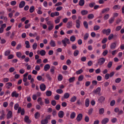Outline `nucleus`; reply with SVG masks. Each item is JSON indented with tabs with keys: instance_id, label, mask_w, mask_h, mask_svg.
I'll list each match as a JSON object with an SVG mask.
<instances>
[{
	"instance_id": "f257e3e1",
	"label": "nucleus",
	"mask_w": 124,
	"mask_h": 124,
	"mask_svg": "<svg viewBox=\"0 0 124 124\" xmlns=\"http://www.w3.org/2000/svg\"><path fill=\"white\" fill-rule=\"evenodd\" d=\"M62 41L65 46H66V43L69 44L70 43L69 39L66 38H65L64 39L62 40Z\"/></svg>"
},
{
	"instance_id": "f03ea898",
	"label": "nucleus",
	"mask_w": 124,
	"mask_h": 124,
	"mask_svg": "<svg viewBox=\"0 0 124 124\" xmlns=\"http://www.w3.org/2000/svg\"><path fill=\"white\" fill-rule=\"evenodd\" d=\"M102 32L103 33L106 34L107 35H108L110 33L111 30L109 29H108L107 30L104 29L102 31Z\"/></svg>"
},
{
	"instance_id": "7ed1b4c3",
	"label": "nucleus",
	"mask_w": 124,
	"mask_h": 124,
	"mask_svg": "<svg viewBox=\"0 0 124 124\" xmlns=\"http://www.w3.org/2000/svg\"><path fill=\"white\" fill-rule=\"evenodd\" d=\"M105 61V60L104 58H100L98 60V64L100 65H101L104 63Z\"/></svg>"
},
{
	"instance_id": "20e7f679",
	"label": "nucleus",
	"mask_w": 124,
	"mask_h": 124,
	"mask_svg": "<svg viewBox=\"0 0 124 124\" xmlns=\"http://www.w3.org/2000/svg\"><path fill=\"white\" fill-rule=\"evenodd\" d=\"M13 116L12 112L10 110L9 111L7 114V119H9L12 117Z\"/></svg>"
},
{
	"instance_id": "39448f33",
	"label": "nucleus",
	"mask_w": 124,
	"mask_h": 124,
	"mask_svg": "<svg viewBox=\"0 0 124 124\" xmlns=\"http://www.w3.org/2000/svg\"><path fill=\"white\" fill-rule=\"evenodd\" d=\"M83 115L82 114H79L78 115L76 119L78 122H79L82 119Z\"/></svg>"
},
{
	"instance_id": "423d86ee",
	"label": "nucleus",
	"mask_w": 124,
	"mask_h": 124,
	"mask_svg": "<svg viewBox=\"0 0 124 124\" xmlns=\"http://www.w3.org/2000/svg\"><path fill=\"white\" fill-rule=\"evenodd\" d=\"M40 88L41 90L42 91H45L46 89L45 85L43 84H42L40 85Z\"/></svg>"
},
{
	"instance_id": "0eeeda50",
	"label": "nucleus",
	"mask_w": 124,
	"mask_h": 124,
	"mask_svg": "<svg viewBox=\"0 0 124 124\" xmlns=\"http://www.w3.org/2000/svg\"><path fill=\"white\" fill-rule=\"evenodd\" d=\"M114 111L116 113H118V114H122L123 112L122 110H119V108H116L114 109Z\"/></svg>"
},
{
	"instance_id": "6e6552de",
	"label": "nucleus",
	"mask_w": 124,
	"mask_h": 124,
	"mask_svg": "<svg viewBox=\"0 0 124 124\" xmlns=\"http://www.w3.org/2000/svg\"><path fill=\"white\" fill-rule=\"evenodd\" d=\"M59 14L58 12H54L51 13L50 15V16L52 17H53L55 16H58L59 15Z\"/></svg>"
},
{
	"instance_id": "1a4fd4ad",
	"label": "nucleus",
	"mask_w": 124,
	"mask_h": 124,
	"mask_svg": "<svg viewBox=\"0 0 124 124\" xmlns=\"http://www.w3.org/2000/svg\"><path fill=\"white\" fill-rule=\"evenodd\" d=\"M25 2L24 1H21L19 4V7L20 8H23L25 5Z\"/></svg>"
},
{
	"instance_id": "9d476101",
	"label": "nucleus",
	"mask_w": 124,
	"mask_h": 124,
	"mask_svg": "<svg viewBox=\"0 0 124 124\" xmlns=\"http://www.w3.org/2000/svg\"><path fill=\"white\" fill-rule=\"evenodd\" d=\"M24 121L26 123H30L31 121L29 119V117L27 116H25L24 118Z\"/></svg>"
},
{
	"instance_id": "9b49d317",
	"label": "nucleus",
	"mask_w": 124,
	"mask_h": 124,
	"mask_svg": "<svg viewBox=\"0 0 124 124\" xmlns=\"http://www.w3.org/2000/svg\"><path fill=\"white\" fill-rule=\"evenodd\" d=\"M109 119L107 118L103 119L101 121V123L102 124H105L109 121Z\"/></svg>"
},
{
	"instance_id": "f8f14e48",
	"label": "nucleus",
	"mask_w": 124,
	"mask_h": 124,
	"mask_svg": "<svg viewBox=\"0 0 124 124\" xmlns=\"http://www.w3.org/2000/svg\"><path fill=\"white\" fill-rule=\"evenodd\" d=\"M50 44L52 47H54L56 46L55 41L53 39L51 40L50 42Z\"/></svg>"
},
{
	"instance_id": "ddd939ff",
	"label": "nucleus",
	"mask_w": 124,
	"mask_h": 124,
	"mask_svg": "<svg viewBox=\"0 0 124 124\" xmlns=\"http://www.w3.org/2000/svg\"><path fill=\"white\" fill-rule=\"evenodd\" d=\"M64 113L62 111H60L58 113V116L60 118H62L64 116Z\"/></svg>"
},
{
	"instance_id": "4468645a",
	"label": "nucleus",
	"mask_w": 124,
	"mask_h": 124,
	"mask_svg": "<svg viewBox=\"0 0 124 124\" xmlns=\"http://www.w3.org/2000/svg\"><path fill=\"white\" fill-rule=\"evenodd\" d=\"M76 26L77 28H79L80 26V22L79 19H77L76 20Z\"/></svg>"
},
{
	"instance_id": "2eb2a0df",
	"label": "nucleus",
	"mask_w": 124,
	"mask_h": 124,
	"mask_svg": "<svg viewBox=\"0 0 124 124\" xmlns=\"http://www.w3.org/2000/svg\"><path fill=\"white\" fill-rule=\"evenodd\" d=\"M19 94L17 93L16 91L13 92L11 94V96L12 97H15L17 98Z\"/></svg>"
},
{
	"instance_id": "dca6fc26",
	"label": "nucleus",
	"mask_w": 124,
	"mask_h": 124,
	"mask_svg": "<svg viewBox=\"0 0 124 124\" xmlns=\"http://www.w3.org/2000/svg\"><path fill=\"white\" fill-rule=\"evenodd\" d=\"M109 10L110 8H107L103 9L101 11V12L103 14L108 12L109 11Z\"/></svg>"
},
{
	"instance_id": "f3484780",
	"label": "nucleus",
	"mask_w": 124,
	"mask_h": 124,
	"mask_svg": "<svg viewBox=\"0 0 124 124\" xmlns=\"http://www.w3.org/2000/svg\"><path fill=\"white\" fill-rule=\"evenodd\" d=\"M105 98L103 96L100 97L98 99V100L100 102L102 103L105 100Z\"/></svg>"
},
{
	"instance_id": "a211bd4d",
	"label": "nucleus",
	"mask_w": 124,
	"mask_h": 124,
	"mask_svg": "<svg viewBox=\"0 0 124 124\" xmlns=\"http://www.w3.org/2000/svg\"><path fill=\"white\" fill-rule=\"evenodd\" d=\"M116 46V43L114 42L112 43L110 46V48L112 49H114Z\"/></svg>"
},
{
	"instance_id": "6ab92c4d",
	"label": "nucleus",
	"mask_w": 124,
	"mask_h": 124,
	"mask_svg": "<svg viewBox=\"0 0 124 124\" xmlns=\"http://www.w3.org/2000/svg\"><path fill=\"white\" fill-rule=\"evenodd\" d=\"M76 113L74 112H72L70 114V117L71 119H73L75 117Z\"/></svg>"
},
{
	"instance_id": "aec40b11",
	"label": "nucleus",
	"mask_w": 124,
	"mask_h": 124,
	"mask_svg": "<svg viewBox=\"0 0 124 124\" xmlns=\"http://www.w3.org/2000/svg\"><path fill=\"white\" fill-rule=\"evenodd\" d=\"M72 22L71 21L68 22L67 25V27L69 28H71L72 26Z\"/></svg>"
},
{
	"instance_id": "412c9836",
	"label": "nucleus",
	"mask_w": 124,
	"mask_h": 124,
	"mask_svg": "<svg viewBox=\"0 0 124 124\" xmlns=\"http://www.w3.org/2000/svg\"><path fill=\"white\" fill-rule=\"evenodd\" d=\"M50 68V65L49 64H46L44 66V69L45 71H46L49 69Z\"/></svg>"
},
{
	"instance_id": "4be33fe9",
	"label": "nucleus",
	"mask_w": 124,
	"mask_h": 124,
	"mask_svg": "<svg viewBox=\"0 0 124 124\" xmlns=\"http://www.w3.org/2000/svg\"><path fill=\"white\" fill-rule=\"evenodd\" d=\"M12 85V84L11 83L9 82L7 83L6 84V87L8 89Z\"/></svg>"
},
{
	"instance_id": "5701e85b",
	"label": "nucleus",
	"mask_w": 124,
	"mask_h": 124,
	"mask_svg": "<svg viewBox=\"0 0 124 124\" xmlns=\"http://www.w3.org/2000/svg\"><path fill=\"white\" fill-rule=\"evenodd\" d=\"M75 80V78L73 77L70 78L69 79V81L70 83L73 82Z\"/></svg>"
},
{
	"instance_id": "b1692460",
	"label": "nucleus",
	"mask_w": 124,
	"mask_h": 124,
	"mask_svg": "<svg viewBox=\"0 0 124 124\" xmlns=\"http://www.w3.org/2000/svg\"><path fill=\"white\" fill-rule=\"evenodd\" d=\"M76 97L75 96H74L71 98L70 101L71 102H74L76 100Z\"/></svg>"
},
{
	"instance_id": "393cba45",
	"label": "nucleus",
	"mask_w": 124,
	"mask_h": 124,
	"mask_svg": "<svg viewBox=\"0 0 124 124\" xmlns=\"http://www.w3.org/2000/svg\"><path fill=\"white\" fill-rule=\"evenodd\" d=\"M85 105L86 107H88L89 106V104L90 101L88 98L86 99L85 101Z\"/></svg>"
},
{
	"instance_id": "a878e982",
	"label": "nucleus",
	"mask_w": 124,
	"mask_h": 124,
	"mask_svg": "<svg viewBox=\"0 0 124 124\" xmlns=\"http://www.w3.org/2000/svg\"><path fill=\"white\" fill-rule=\"evenodd\" d=\"M70 96V94L67 93H64L63 95L64 98L65 99H67L69 98Z\"/></svg>"
},
{
	"instance_id": "bb28decb",
	"label": "nucleus",
	"mask_w": 124,
	"mask_h": 124,
	"mask_svg": "<svg viewBox=\"0 0 124 124\" xmlns=\"http://www.w3.org/2000/svg\"><path fill=\"white\" fill-rule=\"evenodd\" d=\"M41 123L42 124H47L48 123V120L47 119L45 118L41 120Z\"/></svg>"
},
{
	"instance_id": "cd10ccee",
	"label": "nucleus",
	"mask_w": 124,
	"mask_h": 124,
	"mask_svg": "<svg viewBox=\"0 0 124 124\" xmlns=\"http://www.w3.org/2000/svg\"><path fill=\"white\" fill-rule=\"evenodd\" d=\"M25 44L26 45L25 47L26 48H29L30 47V43L28 41H25Z\"/></svg>"
},
{
	"instance_id": "c85d7f7f",
	"label": "nucleus",
	"mask_w": 124,
	"mask_h": 124,
	"mask_svg": "<svg viewBox=\"0 0 124 124\" xmlns=\"http://www.w3.org/2000/svg\"><path fill=\"white\" fill-rule=\"evenodd\" d=\"M85 3L84 0H80L79 2V4L81 6H83Z\"/></svg>"
},
{
	"instance_id": "c756f323",
	"label": "nucleus",
	"mask_w": 124,
	"mask_h": 124,
	"mask_svg": "<svg viewBox=\"0 0 124 124\" xmlns=\"http://www.w3.org/2000/svg\"><path fill=\"white\" fill-rule=\"evenodd\" d=\"M84 79V76L82 75L79 76L78 78V80L79 81H82Z\"/></svg>"
},
{
	"instance_id": "7c9ffc66",
	"label": "nucleus",
	"mask_w": 124,
	"mask_h": 124,
	"mask_svg": "<svg viewBox=\"0 0 124 124\" xmlns=\"http://www.w3.org/2000/svg\"><path fill=\"white\" fill-rule=\"evenodd\" d=\"M46 95L48 96H51L52 94V92L50 91H47L46 93Z\"/></svg>"
},
{
	"instance_id": "2f4dec72",
	"label": "nucleus",
	"mask_w": 124,
	"mask_h": 124,
	"mask_svg": "<svg viewBox=\"0 0 124 124\" xmlns=\"http://www.w3.org/2000/svg\"><path fill=\"white\" fill-rule=\"evenodd\" d=\"M63 78V76L61 74L59 75L58 77V80L60 81H61Z\"/></svg>"
},
{
	"instance_id": "473e14b6",
	"label": "nucleus",
	"mask_w": 124,
	"mask_h": 124,
	"mask_svg": "<svg viewBox=\"0 0 124 124\" xmlns=\"http://www.w3.org/2000/svg\"><path fill=\"white\" fill-rule=\"evenodd\" d=\"M120 6L117 5H115L113 7V9L115 10L119 9H120Z\"/></svg>"
},
{
	"instance_id": "72a5a7b5",
	"label": "nucleus",
	"mask_w": 124,
	"mask_h": 124,
	"mask_svg": "<svg viewBox=\"0 0 124 124\" xmlns=\"http://www.w3.org/2000/svg\"><path fill=\"white\" fill-rule=\"evenodd\" d=\"M37 43L36 42L34 43L32 46L33 49L34 50H35L37 48Z\"/></svg>"
},
{
	"instance_id": "f704fd0d",
	"label": "nucleus",
	"mask_w": 124,
	"mask_h": 124,
	"mask_svg": "<svg viewBox=\"0 0 124 124\" xmlns=\"http://www.w3.org/2000/svg\"><path fill=\"white\" fill-rule=\"evenodd\" d=\"M101 91V88L100 87H98L94 91V92L96 93H99Z\"/></svg>"
},
{
	"instance_id": "c9c22d12",
	"label": "nucleus",
	"mask_w": 124,
	"mask_h": 124,
	"mask_svg": "<svg viewBox=\"0 0 124 124\" xmlns=\"http://www.w3.org/2000/svg\"><path fill=\"white\" fill-rule=\"evenodd\" d=\"M61 18V17L59 16L57 17L56 20H55V23H59L60 21V19Z\"/></svg>"
},
{
	"instance_id": "e433bc0d",
	"label": "nucleus",
	"mask_w": 124,
	"mask_h": 124,
	"mask_svg": "<svg viewBox=\"0 0 124 124\" xmlns=\"http://www.w3.org/2000/svg\"><path fill=\"white\" fill-rule=\"evenodd\" d=\"M39 53L40 54L41 56H43L45 54L46 52L44 50H43L40 51Z\"/></svg>"
},
{
	"instance_id": "4c0bfd02",
	"label": "nucleus",
	"mask_w": 124,
	"mask_h": 124,
	"mask_svg": "<svg viewBox=\"0 0 124 124\" xmlns=\"http://www.w3.org/2000/svg\"><path fill=\"white\" fill-rule=\"evenodd\" d=\"M10 50H7L5 52L4 55L7 56L10 53Z\"/></svg>"
},
{
	"instance_id": "58836bf2",
	"label": "nucleus",
	"mask_w": 124,
	"mask_h": 124,
	"mask_svg": "<svg viewBox=\"0 0 124 124\" xmlns=\"http://www.w3.org/2000/svg\"><path fill=\"white\" fill-rule=\"evenodd\" d=\"M118 51L117 50H113L111 52V54L112 55L114 56L116 54Z\"/></svg>"
},
{
	"instance_id": "ea45409f",
	"label": "nucleus",
	"mask_w": 124,
	"mask_h": 124,
	"mask_svg": "<svg viewBox=\"0 0 124 124\" xmlns=\"http://www.w3.org/2000/svg\"><path fill=\"white\" fill-rule=\"evenodd\" d=\"M16 55L17 57L18 58H21V57L22 54L20 52H17L16 53Z\"/></svg>"
},
{
	"instance_id": "a19ab883",
	"label": "nucleus",
	"mask_w": 124,
	"mask_h": 124,
	"mask_svg": "<svg viewBox=\"0 0 124 124\" xmlns=\"http://www.w3.org/2000/svg\"><path fill=\"white\" fill-rule=\"evenodd\" d=\"M37 79L39 81L42 80V81H44V79H42V77L41 76H38L37 77Z\"/></svg>"
},
{
	"instance_id": "79ce46f5",
	"label": "nucleus",
	"mask_w": 124,
	"mask_h": 124,
	"mask_svg": "<svg viewBox=\"0 0 124 124\" xmlns=\"http://www.w3.org/2000/svg\"><path fill=\"white\" fill-rule=\"evenodd\" d=\"M40 114L38 112L35 113L34 114V117L35 118L37 119L40 116Z\"/></svg>"
},
{
	"instance_id": "37998d69",
	"label": "nucleus",
	"mask_w": 124,
	"mask_h": 124,
	"mask_svg": "<svg viewBox=\"0 0 124 124\" xmlns=\"http://www.w3.org/2000/svg\"><path fill=\"white\" fill-rule=\"evenodd\" d=\"M104 110L103 108H102L100 109L99 110V113L100 114H102L104 112Z\"/></svg>"
},
{
	"instance_id": "c03bdc74",
	"label": "nucleus",
	"mask_w": 124,
	"mask_h": 124,
	"mask_svg": "<svg viewBox=\"0 0 124 124\" xmlns=\"http://www.w3.org/2000/svg\"><path fill=\"white\" fill-rule=\"evenodd\" d=\"M35 9L34 7L33 6H31L30 8V13L33 12Z\"/></svg>"
},
{
	"instance_id": "a18cd8bd",
	"label": "nucleus",
	"mask_w": 124,
	"mask_h": 124,
	"mask_svg": "<svg viewBox=\"0 0 124 124\" xmlns=\"http://www.w3.org/2000/svg\"><path fill=\"white\" fill-rule=\"evenodd\" d=\"M100 28V27L98 25H96L93 27V29L94 31H97L99 30Z\"/></svg>"
},
{
	"instance_id": "49530a36",
	"label": "nucleus",
	"mask_w": 124,
	"mask_h": 124,
	"mask_svg": "<svg viewBox=\"0 0 124 124\" xmlns=\"http://www.w3.org/2000/svg\"><path fill=\"white\" fill-rule=\"evenodd\" d=\"M81 13L83 15H85L87 14L88 13V11L86 10H83L81 11Z\"/></svg>"
},
{
	"instance_id": "de8ad7c7",
	"label": "nucleus",
	"mask_w": 124,
	"mask_h": 124,
	"mask_svg": "<svg viewBox=\"0 0 124 124\" xmlns=\"http://www.w3.org/2000/svg\"><path fill=\"white\" fill-rule=\"evenodd\" d=\"M56 92L58 93L61 94L63 93L62 90L61 89H58L56 90Z\"/></svg>"
},
{
	"instance_id": "09e8293b",
	"label": "nucleus",
	"mask_w": 124,
	"mask_h": 124,
	"mask_svg": "<svg viewBox=\"0 0 124 124\" xmlns=\"http://www.w3.org/2000/svg\"><path fill=\"white\" fill-rule=\"evenodd\" d=\"M79 51L78 50H76L75 51L74 53V55L75 56H76L78 54H79Z\"/></svg>"
},
{
	"instance_id": "8fccbe9b",
	"label": "nucleus",
	"mask_w": 124,
	"mask_h": 124,
	"mask_svg": "<svg viewBox=\"0 0 124 124\" xmlns=\"http://www.w3.org/2000/svg\"><path fill=\"white\" fill-rule=\"evenodd\" d=\"M75 37L74 36H71L70 38V41L72 42L74 41L75 40Z\"/></svg>"
},
{
	"instance_id": "3c124183",
	"label": "nucleus",
	"mask_w": 124,
	"mask_h": 124,
	"mask_svg": "<svg viewBox=\"0 0 124 124\" xmlns=\"http://www.w3.org/2000/svg\"><path fill=\"white\" fill-rule=\"evenodd\" d=\"M54 26L53 24L48 26V29L49 30H52L54 28Z\"/></svg>"
},
{
	"instance_id": "603ef678",
	"label": "nucleus",
	"mask_w": 124,
	"mask_h": 124,
	"mask_svg": "<svg viewBox=\"0 0 124 124\" xmlns=\"http://www.w3.org/2000/svg\"><path fill=\"white\" fill-rule=\"evenodd\" d=\"M83 72V70L82 69H80L76 71V73L77 74H79Z\"/></svg>"
},
{
	"instance_id": "864d4df0",
	"label": "nucleus",
	"mask_w": 124,
	"mask_h": 124,
	"mask_svg": "<svg viewBox=\"0 0 124 124\" xmlns=\"http://www.w3.org/2000/svg\"><path fill=\"white\" fill-rule=\"evenodd\" d=\"M83 24L84 27L86 29L88 28V24L87 22L86 21H84L83 23Z\"/></svg>"
},
{
	"instance_id": "5fc2aeb1",
	"label": "nucleus",
	"mask_w": 124,
	"mask_h": 124,
	"mask_svg": "<svg viewBox=\"0 0 124 124\" xmlns=\"http://www.w3.org/2000/svg\"><path fill=\"white\" fill-rule=\"evenodd\" d=\"M109 15L108 14H106L104 15V18L105 20H107L108 19Z\"/></svg>"
},
{
	"instance_id": "6e6d98bb",
	"label": "nucleus",
	"mask_w": 124,
	"mask_h": 124,
	"mask_svg": "<svg viewBox=\"0 0 124 124\" xmlns=\"http://www.w3.org/2000/svg\"><path fill=\"white\" fill-rule=\"evenodd\" d=\"M37 33L36 32H35L34 34H33L31 33H30L29 34V36L31 37H35L37 36Z\"/></svg>"
},
{
	"instance_id": "4d7b16f0",
	"label": "nucleus",
	"mask_w": 124,
	"mask_h": 124,
	"mask_svg": "<svg viewBox=\"0 0 124 124\" xmlns=\"http://www.w3.org/2000/svg\"><path fill=\"white\" fill-rule=\"evenodd\" d=\"M21 48V45L20 43L18 44L17 45L16 48L17 50H19Z\"/></svg>"
},
{
	"instance_id": "13d9d810",
	"label": "nucleus",
	"mask_w": 124,
	"mask_h": 124,
	"mask_svg": "<svg viewBox=\"0 0 124 124\" xmlns=\"http://www.w3.org/2000/svg\"><path fill=\"white\" fill-rule=\"evenodd\" d=\"M94 17V15L93 14H90L88 15V17L90 19H93Z\"/></svg>"
},
{
	"instance_id": "bf43d9fd",
	"label": "nucleus",
	"mask_w": 124,
	"mask_h": 124,
	"mask_svg": "<svg viewBox=\"0 0 124 124\" xmlns=\"http://www.w3.org/2000/svg\"><path fill=\"white\" fill-rule=\"evenodd\" d=\"M112 64V62L111 61L109 62L108 63L107 66L108 68H110L111 67Z\"/></svg>"
},
{
	"instance_id": "052dcab7",
	"label": "nucleus",
	"mask_w": 124,
	"mask_h": 124,
	"mask_svg": "<svg viewBox=\"0 0 124 124\" xmlns=\"http://www.w3.org/2000/svg\"><path fill=\"white\" fill-rule=\"evenodd\" d=\"M89 34L88 33H86L84 37V39L85 40H86L87 39L88 37Z\"/></svg>"
},
{
	"instance_id": "680f3d73",
	"label": "nucleus",
	"mask_w": 124,
	"mask_h": 124,
	"mask_svg": "<svg viewBox=\"0 0 124 124\" xmlns=\"http://www.w3.org/2000/svg\"><path fill=\"white\" fill-rule=\"evenodd\" d=\"M93 109L92 108L89 109L88 113V114L89 115L91 114L93 112Z\"/></svg>"
},
{
	"instance_id": "e2e57ef3",
	"label": "nucleus",
	"mask_w": 124,
	"mask_h": 124,
	"mask_svg": "<svg viewBox=\"0 0 124 124\" xmlns=\"http://www.w3.org/2000/svg\"><path fill=\"white\" fill-rule=\"evenodd\" d=\"M19 105L17 103L15 104L14 106V108L15 110H17L18 108H19Z\"/></svg>"
},
{
	"instance_id": "0e129e2a",
	"label": "nucleus",
	"mask_w": 124,
	"mask_h": 124,
	"mask_svg": "<svg viewBox=\"0 0 124 124\" xmlns=\"http://www.w3.org/2000/svg\"><path fill=\"white\" fill-rule=\"evenodd\" d=\"M115 18L114 17H111L109 20V22L110 23H111L114 21Z\"/></svg>"
},
{
	"instance_id": "69168bd1",
	"label": "nucleus",
	"mask_w": 124,
	"mask_h": 124,
	"mask_svg": "<svg viewBox=\"0 0 124 124\" xmlns=\"http://www.w3.org/2000/svg\"><path fill=\"white\" fill-rule=\"evenodd\" d=\"M115 103V101L114 100H112L110 103V105L111 106H113L114 105Z\"/></svg>"
},
{
	"instance_id": "338daca9",
	"label": "nucleus",
	"mask_w": 124,
	"mask_h": 124,
	"mask_svg": "<svg viewBox=\"0 0 124 124\" xmlns=\"http://www.w3.org/2000/svg\"><path fill=\"white\" fill-rule=\"evenodd\" d=\"M62 7L61 6H58L56 8V10L57 11H59L62 10Z\"/></svg>"
},
{
	"instance_id": "774afa93",
	"label": "nucleus",
	"mask_w": 124,
	"mask_h": 124,
	"mask_svg": "<svg viewBox=\"0 0 124 124\" xmlns=\"http://www.w3.org/2000/svg\"><path fill=\"white\" fill-rule=\"evenodd\" d=\"M35 70L37 71H39L40 69L39 66V65H36L35 68Z\"/></svg>"
}]
</instances>
